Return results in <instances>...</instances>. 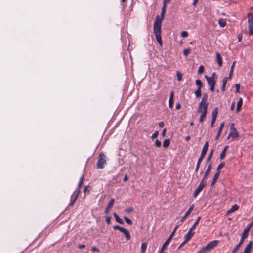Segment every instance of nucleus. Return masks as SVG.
<instances>
[{
  "instance_id": "nucleus-29",
  "label": "nucleus",
  "mask_w": 253,
  "mask_h": 253,
  "mask_svg": "<svg viewBox=\"0 0 253 253\" xmlns=\"http://www.w3.org/2000/svg\"><path fill=\"white\" fill-rule=\"evenodd\" d=\"M218 23L220 26L221 27H224L226 25V22L225 20L222 18L219 19Z\"/></svg>"
},
{
  "instance_id": "nucleus-14",
  "label": "nucleus",
  "mask_w": 253,
  "mask_h": 253,
  "mask_svg": "<svg viewBox=\"0 0 253 253\" xmlns=\"http://www.w3.org/2000/svg\"><path fill=\"white\" fill-rule=\"evenodd\" d=\"M208 107V103L203 102L201 101L200 102V103L199 104L197 112L200 113L201 111H203V110H205V108H206V111H207Z\"/></svg>"
},
{
  "instance_id": "nucleus-13",
  "label": "nucleus",
  "mask_w": 253,
  "mask_h": 253,
  "mask_svg": "<svg viewBox=\"0 0 253 253\" xmlns=\"http://www.w3.org/2000/svg\"><path fill=\"white\" fill-rule=\"evenodd\" d=\"M205 78L208 82V85L210 86V90L211 92H213L216 84L215 80L211 79V78H209V77L207 75L205 76Z\"/></svg>"
},
{
  "instance_id": "nucleus-26",
  "label": "nucleus",
  "mask_w": 253,
  "mask_h": 253,
  "mask_svg": "<svg viewBox=\"0 0 253 253\" xmlns=\"http://www.w3.org/2000/svg\"><path fill=\"white\" fill-rule=\"evenodd\" d=\"M113 216L114 217H115V219H116V221L121 224H124V221H123V220L119 218V216L117 215V214L116 213H113Z\"/></svg>"
},
{
  "instance_id": "nucleus-37",
  "label": "nucleus",
  "mask_w": 253,
  "mask_h": 253,
  "mask_svg": "<svg viewBox=\"0 0 253 253\" xmlns=\"http://www.w3.org/2000/svg\"><path fill=\"white\" fill-rule=\"evenodd\" d=\"M225 165V162H221L218 166L217 168V171L216 172H220V169H221L222 168L224 167Z\"/></svg>"
},
{
  "instance_id": "nucleus-34",
  "label": "nucleus",
  "mask_w": 253,
  "mask_h": 253,
  "mask_svg": "<svg viewBox=\"0 0 253 253\" xmlns=\"http://www.w3.org/2000/svg\"><path fill=\"white\" fill-rule=\"evenodd\" d=\"M170 144V140L169 139H165L163 141V146L164 148H167Z\"/></svg>"
},
{
  "instance_id": "nucleus-51",
  "label": "nucleus",
  "mask_w": 253,
  "mask_h": 253,
  "mask_svg": "<svg viewBox=\"0 0 253 253\" xmlns=\"http://www.w3.org/2000/svg\"><path fill=\"white\" fill-rule=\"evenodd\" d=\"M159 135V132L158 131H155L152 135L151 138L154 139L158 137Z\"/></svg>"
},
{
  "instance_id": "nucleus-40",
  "label": "nucleus",
  "mask_w": 253,
  "mask_h": 253,
  "mask_svg": "<svg viewBox=\"0 0 253 253\" xmlns=\"http://www.w3.org/2000/svg\"><path fill=\"white\" fill-rule=\"evenodd\" d=\"M124 219L125 222L128 225H131L132 224L131 220L127 218L126 216H124Z\"/></svg>"
},
{
  "instance_id": "nucleus-62",
  "label": "nucleus",
  "mask_w": 253,
  "mask_h": 253,
  "mask_svg": "<svg viewBox=\"0 0 253 253\" xmlns=\"http://www.w3.org/2000/svg\"><path fill=\"white\" fill-rule=\"evenodd\" d=\"M187 243V242H185L184 241L178 247V249H180L183 246H184V244H185Z\"/></svg>"
},
{
  "instance_id": "nucleus-28",
  "label": "nucleus",
  "mask_w": 253,
  "mask_h": 253,
  "mask_svg": "<svg viewBox=\"0 0 253 253\" xmlns=\"http://www.w3.org/2000/svg\"><path fill=\"white\" fill-rule=\"evenodd\" d=\"M218 108L217 107H215L212 112V118L216 119L217 114H218Z\"/></svg>"
},
{
  "instance_id": "nucleus-44",
  "label": "nucleus",
  "mask_w": 253,
  "mask_h": 253,
  "mask_svg": "<svg viewBox=\"0 0 253 253\" xmlns=\"http://www.w3.org/2000/svg\"><path fill=\"white\" fill-rule=\"evenodd\" d=\"M114 203V199H111L110 200V201H109V202L108 203L107 206L108 207V208H111L113 206Z\"/></svg>"
},
{
  "instance_id": "nucleus-39",
  "label": "nucleus",
  "mask_w": 253,
  "mask_h": 253,
  "mask_svg": "<svg viewBox=\"0 0 253 253\" xmlns=\"http://www.w3.org/2000/svg\"><path fill=\"white\" fill-rule=\"evenodd\" d=\"M190 51H191V49L189 48L184 49V50H183V55L185 56H187L190 53Z\"/></svg>"
},
{
  "instance_id": "nucleus-31",
  "label": "nucleus",
  "mask_w": 253,
  "mask_h": 253,
  "mask_svg": "<svg viewBox=\"0 0 253 253\" xmlns=\"http://www.w3.org/2000/svg\"><path fill=\"white\" fill-rule=\"evenodd\" d=\"M147 244L146 243L144 242L143 243L141 246V253H145L147 249Z\"/></svg>"
},
{
  "instance_id": "nucleus-2",
  "label": "nucleus",
  "mask_w": 253,
  "mask_h": 253,
  "mask_svg": "<svg viewBox=\"0 0 253 253\" xmlns=\"http://www.w3.org/2000/svg\"><path fill=\"white\" fill-rule=\"evenodd\" d=\"M249 232V228H246L244 229V232L242 234L241 238L240 239V241L238 243V244L235 246V247L234 248V249L232 251V253H236L239 250L240 247L243 244L244 241L245 239L248 237V234Z\"/></svg>"
},
{
  "instance_id": "nucleus-49",
  "label": "nucleus",
  "mask_w": 253,
  "mask_h": 253,
  "mask_svg": "<svg viewBox=\"0 0 253 253\" xmlns=\"http://www.w3.org/2000/svg\"><path fill=\"white\" fill-rule=\"evenodd\" d=\"M165 13H166L165 10H161V18H160V19H162V20H163V19H164Z\"/></svg>"
},
{
  "instance_id": "nucleus-19",
  "label": "nucleus",
  "mask_w": 253,
  "mask_h": 253,
  "mask_svg": "<svg viewBox=\"0 0 253 253\" xmlns=\"http://www.w3.org/2000/svg\"><path fill=\"white\" fill-rule=\"evenodd\" d=\"M173 97L174 92L172 91L170 93V97L169 100V106L170 108H172L173 106Z\"/></svg>"
},
{
  "instance_id": "nucleus-52",
  "label": "nucleus",
  "mask_w": 253,
  "mask_h": 253,
  "mask_svg": "<svg viewBox=\"0 0 253 253\" xmlns=\"http://www.w3.org/2000/svg\"><path fill=\"white\" fill-rule=\"evenodd\" d=\"M181 35L182 37L186 38L188 36V33L187 32L184 31L181 32Z\"/></svg>"
},
{
  "instance_id": "nucleus-23",
  "label": "nucleus",
  "mask_w": 253,
  "mask_h": 253,
  "mask_svg": "<svg viewBox=\"0 0 253 253\" xmlns=\"http://www.w3.org/2000/svg\"><path fill=\"white\" fill-rule=\"evenodd\" d=\"M201 114L200 118H199V122L202 123L204 121L205 118L206 117L207 111H206V108H205V110H203V111H201Z\"/></svg>"
},
{
  "instance_id": "nucleus-9",
  "label": "nucleus",
  "mask_w": 253,
  "mask_h": 253,
  "mask_svg": "<svg viewBox=\"0 0 253 253\" xmlns=\"http://www.w3.org/2000/svg\"><path fill=\"white\" fill-rule=\"evenodd\" d=\"M248 22L249 28V35L250 36L253 35V14L252 12L248 13Z\"/></svg>"
},
{
  "instance_id": "nucleus-18",
  "label": "nucleus",
  "mask_w": 253,
  "mask_h": 253,
  "mask_svg": "<svg viewBox=\"0 0 253 253\" xmlns=\"http://www.w3.org/2000/svg\"><path fill=\"white\" fill-rule=\"evenodd\" d=\"M216 61L219 65V67H221L222 66V58L221 56V54L219 52H216Z\"/></svg>"
},
{
  "instance_id": "nucleus-53",
  "label": "nucleus",
  "mask_w": 253,
  "mask_h": 253,
  "mask_svg": "<svg viewBox=\"0 0 253 253\" xmlns=\"http://www.w3.org/2000/svg\"><path fill=\"white\" fill-rule=\"evenodd\" d=\"M111 219V217L110 216L106 217L105 221H106V223H107V224H108V225L110 224Z\"/></svg>"
},
{
  "instance_id": "nucleus-1",
  "label": "nucleus",
  "mask_w": 253,
  "mask_h": 253,
  "mask_svg": "<svg viewBox=\"0 0 253 253\" xmlns=\"http://www.w3.org/2000/svg\"><path fill=\"white\" fill-rule=\"evenodd\" d=\"M218 243L219 241L217 240L212 241L208 243L206 246L203 247L196 253H206L207 252L209 251L216 247L218 245Z\"/></svg>"
},
{
  "instance_id": "nucleus-55",
  "label": "nucleus",
  "mask_w": 253,
  "mask_h": 253,
  "mask_svg": "<svg viewBox=\"0 0 253 253\" xmlns=\"http://www.w3.org/2000/svg\"><path fill=\"white\" fill-rule=\"evenodd\" d=\"M91 250L93 252H99L100 250L96 247H92L91 248Z\"/></svg>"
},
{
  "instance_id": "nucleus-42",
  "label": "nucleus",
  "mask_w": 253,
  "mask_h": 253,
  "mask_svg": "<svg viewBox=\"0 0 253 253\" xmlns=\"http://www.w3.org/2000/svg\"><path fill=\"white\" fill-rule=\"evenodd\" d=\"M204 71V67L203 65H200V67H199V69H198V73L199 74H201L202 73H203Z\"/></svg>"
},
{
  "instance_id": "nucleus-30",
  "label": "nucleus",
  "mask_w": 253,
  "mask_h": 253,
  "mask_svg": "<svg viewBox=\"0 0 253 253\" xmlns=\"http://www.w3.org/2000/svg\"><path fill=\"white\" fill-rule=\"evenodd\" d=\"M201 217L199 216L197 218V220H196V221L195 222L194 224L193 225V226L190 228L191 230H194L196 226L199 224V221H200L201 220Z\"/></svg>"
},
{
  "instance_id": "nucleus-32",
  "label": "nucleus",
  "mask_w": 253,
  "mask_h": 253,
  "mask_svg": "<svg viewBox=\"0 0 253 253\" xmlns=\"http://www.w3.org/2000/svg\"><path fill=\"white\" fill-rule=\"evenodd\" d=\"M227 78H223V84L221 87V90L224 92L225 90V87L227 82Z\"/></svg>"
},
{
  "instance_id": "nucleus-38",
  "label": "nucleus",
  "mask_w": 253,
  "mask_h": 253,
  "mask_svg": "<svg viewBox=\"0 0 253 253\" xmlns=\"http://www.w3.org/2000/svg\"><path fill=\"white\" fill-rule=\"evenodd\" d=\"M196 84L198 86V88H201L202 87V83L200 79H197L195 81Z\"/></svg>"
},
{
  "instance_id": "nucleus-3",
  "label": "nucleus",
  "mask_w": 253,
  "mask_h": 253,
  "mask_svg": "<svg viewBox=\"0 0 253 253\" xmlns=\"http://www.w3.org/2000/svg\"><path fill=\"white\" fill-rule=\"evenodd\" d=\"M208 146H209V143L208 142H206L205 143L204 146L203 148L202 152L201 153V155L198 160L196 169H195V172L198 171V170L199 169V167H200V164L207 152V151L208 149Z\"/></svg>"
},
{
  "instance_id": "nucleus-54",
  "label": "nucleus",
  "mask_w": 253,
  "mask_h": 253,
  "mask_svg": "<svg viewBox=\"0 0 253 253\" xmlns=\"http://www.w3.org/2000/svg\"><path fill=\"white\" fill-rule=\"evenodd\" d=\"M110 208H108V207L107 206L105 210V213L106 214H108L110 211Z\"/></svg>"
},
{
  "instance_id": "nucleus-57",
  "label": "nucleus",
  "mask_w": 253,
  "mask_h": 253,
  "mask_svg": "<svg viewBox=\"0 0 253 253\" xmlns=\"http://www.w3.org/2000/svg\"><path fill=\"white\" fill-rule=\"evenodd\" d=\"M164 122H160L159 123V126L161 128H162L164 127Z\"/></svg>"
},
{
  "instance_id": "nucleus-64",
  "label": "nucleus",
  "mask_w": 253,
  "mask_h": 253,
  "mask_svg": "<svg viewBox=\"0 0 253 253\" xmlns=\"http://www.w3.org/2000/svg\"><path fill=\"white\" fill-rule=\"evenodd\" d=\"M175 107H176V109H177V110L179 109L181 107L180 104L179 103H177Z\"/></svg>"
},
{
  "instance_id": "nucleus-50",
  "label": "nucleus",
  "mask_w": 253,
  "mask_h": 253,
  "mask_svg": "<svg viewBox=\"0 0 253 253\" xmlns=\"http://www.w3.org/2000/svg\"><path fill=\"white\" fill-rule=\"evenodd\" d=\"M155 145L157 147H159L161 145V142L158 139H156L155 142Z\"/></svg>"
},
{
  "instance_id": "nucleus-17",
  "label": "nucleus",
  "mask_w": 253,
  "mask_h": 253,
  "mask_svg": "<svg viewBox=\"0 0 253 253\" xmlns=\"http://www.w3.org/2000/svg\"><path fill=\"white\" fill-rule=\"evenodd\" d=\"M194 205H192L190 206L189 209L186 212L185 215L181 219V222H183L185 220V219L187 217V216L191 213V212H192V211L194 208Z\"/></svg>"
},
{
  "instance_id": "nucleus-8",
  "label": "nucleus",
  "mask_w": 253,
  "mask_h": 253,
  "mask_svg": "<svg viewBox=\"0 0 253 253\" xmlns=\"http://www.w3.org/2000/svg\"><path fill=\"white\" fill-rule=\"evenodd\" d=\"M113 228L114 230H118L121 232L123 233L124 234L126 241H128L131 239V235L129 233V231L126 229V228L121 227L117 225L113 226Z\"/></svg>"
},
{
  "instance_id": "nucleus-6",
  "label": "nucleus",
  "mask_w": 253,
  "mask_h": 253,
  "mask_svg": "<svg viewBox=\"0 0 253 253\" xmlns=\"http://www.w3.org/2000/svg\"><path fill=\"white\" fill-rule=\"evenodd\" d=\"M113 228L114 230H118L121 232L123 233L124 234L126 241H128L131 239V235L129 233V231L126 229V228L121 227L117 225L113 226Z\"/></svg>"
},
{
  "instance_id": "nucleus-7",
  "label": "nucleus",
  "mask_w": 253,
  "mask_h": 253,
  "mask_svg": "<svg viewBox=\"0 0 253 253\" xmlns=\"http://www.w3.org/2000/svg\"><path fill=\"white\" fill-rule=\"evenodd\" d=\"M113 228L114 230H118L121 232L123 233L124 234L126 241H128L131 239V235L129 233V231L126 229V228L121 227L117 225L113 226Z\"/></svg>"
},
{
  "instance_id": "nucleus-12",
  "label": "nucleus",
  "mask_w": 253,
  "mask_h": 253,
  "mask_svg": "<svg viewBox=\"0 0 253 253\" xmlns=\"http://www.w3.org/2000/svg\"><path fill=\"white\" fill-rule=\"evenodd\" d=\"M80 193V190L76 189L73 194L71 195V200L69 204V206H72L74 204L75 201L78 198V196Z\"/></svg>"
},
{
  "instance_id": "nucleus-47",
  "label": "nucleus",
  "mask_w": 253,
  "mask_h": 253,
  "mask_svg": "<svg viewBox=\"0 0 253 253\" xmlns=\"http://www.w3.org/2000/svg\"><path fill=\"white\" fill-rule=\"evenodd\" d=\"M235 86L236 87V93H239L240 92V84L238 83L235 84Z\"/></svg>"
},
{
  "instance_id": "nucleus-27",
  "label": "nucleus",
  "mask_w": 253,
  "mask_h": 253,
  "mask_svg": "<svg viewBox=\"0 0 253 253\" xmlns=\"http://www.w3.org/2000/svg\"><path fill=\"white\" fill-rule=\"evenodd\" d=\"M156 39L157 41L158 42L159 44L162 46V41L161 38V34H155Z\"/></svg>"
},
{
  "instance_id": "nucleus-45",
  "label": "nucleus",
  "mask_w": 253,
  "mask_h": 253,
  "mask_svg": "<svg viewBox=\"0 0 253 253\" xmlns=\"http://www.w3.org/2000/svg\"><path fill=\"white\" fill-rule=\"evenodd\" d=\"M91 189V187L89 185H87L84 187V192L85 194L86 192H89Z\"/></svg>"
},
{
  "instance_id": "nucleus-5",
  "label": "nucleus",
  "mask_w": 253,
  "mask_h": 253,
  "mask_svg": "<svg viewBox=\"0 0 253 253\" xmlns=\"http://www.w3.org/2000/svg\"><path fill=\"white\" fill-rule=\"evenodd\" d=\"M106 164V156L103 152L99 154L97 162V168L103 169Z\"/></svg>"
},
{
  "instance_id": "nucleus-21",
  "label": "nucleus",
  "mask_w": 253,
  "mask_h": 253,
  "mask_svg": "<svg viewBox=\"0 0 253 253\" xmlns=\"http://www.w3.org/2000/svg\"><path fill=\"white\" fill-rule=\"evenodd\" d=\"M239 208V206L237 204H234L232 207L227 211V214H229L230 213L234 212L236 211Z\"/></svg>"
},
{
  "instance_id": "nucleus-43",
  "label": "nucleus",
  "mask_w": 253,
  "mask_h": 253,
  "mask_svg": "<svg viewBox=\"0 0 253 253\" xmlns=\"http://www.w3.org/2000/svg\"><path fill=\"white\" fill-rule=\"evenodd\" d=\"M208 97V95L207 94V93H204L203 94L201 102H207Z\"/></svg>"
},
{
  "instance_id": "nucleus-46",
  "label": "nucleus",
  "mask_w": 253,
  "mask_h": 253,
  "mask_svg": "<svg viewBox=\"0 0 253 253\" xmlns=\"http://www.w3.org/2000/svg\"><path fill=\"white\" fill-rule=\"evenodd\" d=\"M170 241H169V240H167L165 242V243L163 244L162 247L161 248H162V250H165V248L167 247V246L169 245Z\"/></svg>"
},
{
  "instance_id": "nucleus-20",
  "label": "nucleus",
  "mask_w": 253,
  "mask_h": 253,
  "mask_svg": "<svg viewBox=\"0 0 253 253\" xmlns=\"http://www.w3.org/2000/svg\"><path fill=\"white\" fill-rule=\"evenodd\" d=\"M253 244V242L252 241H250L245 248L244 251L243 253H249L251 251Z\"/></svg>"
},
{
  "instance_id": "nucleus-22",
  "label": "nucleus",
  "mask_w": 253,
  "mask_h": 253,
  "mask_svg": "<svg viewBox=\"0 0 253 253\" xmlns=\"http://www.w3.org/2000/svg\"><path fill=\"white\" fill-rule=\"evenodd\" d=\"M220 172H216L214 176H213V178L212 179V181L211 183V186H213L214 185V184H215V183L216 182L217 180H218L219 177V175H220Z\"/></svg>"
},
{
  "instance_id": "nucleus-10",
  "label": "nucleus",
  "mask_w": 253,
  "mask_h": 253,
  "mask_svg": "<svg viewBox=\"0 0 253 253\" xmlns=\"http://www.w3.org/2000/svg\"><path fill=\"white\" fill-rule=\"evenodd\" d=\"M239 133L237 131L236 129L234 126V124H232L230 126V132L229 134L227 139H229L230 137H231L232 140L238 137Z\"/></svg>"
},
{
  "instance_id": "nucleus-15",
  "label": "nucleus",
  "mask_w": 253,
  "mask_h": 253,
  "mask_svg": "<svg viewBox=\"0 0 253 253\" xmlns=\"http://www.w3.org/2000/svg\"><path fill=\"white\" fill-rule=\"evenodd\" d=\"M192 231L193 230H192L190 229H189V230L188 232H187V233L185 235V236L184 237V241L185 242H187L194 236V232H192Z\"/></svg>"
},
{
  "instance_id": "nucleus-33",
  "label": "nucleus",
  "mask_w": 253,
  "mask_h": 253,
  "mask_svg": "<svg viewBox=\"0 0 253 253\" xmlns=\"http://www.w3.org/2000/svg\"><path fill=\"white\" fill-rule=\"evenodd\" d=\"M84 178V175H83L80 179V181L78 183V188H77V189L80 190L81 187H82L83 184Z\"/></svg>"
},
{
  "instance_id": "nucleus-24",
  "label": "nucleus",
  "mask_w": 253,
  "mask_h": 253,
  "mask_svg": "<svg viewBox=\"0 0 253 253\" xmlns=\"http://www.w3.org/2000/svg\"><path fill=\"white\" fill-rule=\"evenodd\" d=\"M243 104V99L240 98L237 104L236 111L239 112L241 109Z\"/></svg>"
},
{
  "instance_id": "nucleus-59",
  "label": "nucleus",
  "mask_w": 253,
  "mask_h": 253,
  "mask_svg": "<svg viewBox=\"0 0 253 253\" xmlns=\"http://www.w3.org/2000/svg\"><path fill=\"white\" fill-rule=\"evenodd\" d=\"M236 62L234 61L231 66L230 70H234Z\"/></svg>"
},
{
  "instance_id": "nucleus-60",
  "label": "nucleus",
  "mask_w": 253,
  "mask_h": 253,
  "mask_svg": "<svg viewBox=\"0 0 253 253\" xmlns=\"http://www.w3.org/2000/svg\"><path fill=\"white\" fill-rule=\"evenodd\" d=\"M215 75H216V73L215 72H214L212 74L211 77H209V78H211V79L215 80Z\"/></svg>"
},
{
  "instance_id": "nucleus-36",
  "label": "nucleus",
  "mask_w": 253,
  "mask_h": 253,
  "mask_svg": "<svg viewBox=\"0 0 253 253\" xmlns=\"http://www.w3.org/2000/svg\"><path fill=\"white\" fill-rule=\"evenodd\" d=\"M195 96L198 98L201 96V88H198L195 92Z\"/></svg>"
},
{
  "instance_id": "nucleus-63",
  "label": "nucleus",
  "mask_w": 253,
  "mask_h": 253,
  "mask_svg": "<svg viewBox=\"0 0 253 253\" xmlns=\"http://www.w3.org/2000/svg\"><path fill=\"white\" fill-rule=\"evenodd\" d=\"M166 133V129H164L162 132V136L163 137L165 136Z\"/></svg>"
},
{
  "instance_id": "nucleus-25",
  "label": "nucleus",
  "mask_w": 253,
  "mask_h": 253,
  "mask_svg": "<svg viewBox=\"0 0 253 253\" xmlns=\"http://www.w3.org/2000/svg\"><path fill=\"white\" fill-rule=\"evenodd\" d=\"M228 146H226L224 149L222 150V151L221 152L220 155V160H223L225 158V156H226V150L227 149H228Z\"/></svg>"
},
{
  "instance_id": "nucleus-48",
  "label": "nucleus",
  "mask_w": 253,
  "mask_h": 253,
  "mask_svg": "<svg viewBox=\"0 0 253 253\" xmlns=\"http://www.w3.org/2000/svg\"><path fill=\"white\" fill-rule=\"evenodd\" d=\"M134 208L133 207H129L125 210V212L127 213H130L133 211Z\"/></svg>"
},
{
  "instance_id": "nucleus-58",
  "label": "nucleus",
  "mask_w": 253,
  "mask_h": 253,
  "mask_svg": "<svg viewBox=\"0 0 253 253\" xmlns=\"http://www.w3.org/2000/svg\"><path fill=\"white\" fill-rule=\"evenodd\" d=\"M234 108H235V102H234L231 104V105L230 106L231 110H232V111L234 110Z\"/></svg>"
},
{
  "instance_id": "nucleus-16",
  "label": "nucleus",
  "mask_w": 253,
  "mask_h": 253,
  "mask_svg": "<svg viewBox=\"0 0 253 253\" xmlns=\"http://www.w3.org/2000/svg\"><path fill=\"white\" fill-rule=\"evenodd\" d=\"M212 168V163H210L208 166V167L207 168V169L206 170V171L205 172V174L204 175V177L203 178H202V180H204V181H205V180L208 177V176Z\"/></svg>"
},
{
  "instance_id": "nucleus-35",
  "label": "nucleus",
  "mask_w": 253,
  "mask_h": 253,
  "mask_svg": "<svg viewBox=\"0 0 253 253\" xmlns=\"http://www.w3.org/2000/svg\"><path fill=\"white\" fill-rule=\"evenodd\" d=\"M213 152H214V150L213 149H212V150H211V152H210V153L208 155V157L207 158V159H206V162L207 163L209 162V161L211 160V159L212 157Z\"/></svg>"
},
{
  "instance_id": "nucleus-56",
  "label": "nucleus",
  "mask_w": 253,
  "mask_h": 253,
  "mask_svg": "<svg viewBox=\"0 0 253 253\" xmlns=\"http://www.w3.org/2000/svg\"><path fill=\"white\" fill-rule=\"evenodd\" d=\"M215 121H216V119H211V127H213V126H214V124L215 122Z\"/></svg>"
},
{
  "instance_id": "nucleus-41",
  "label": "nucleus",
  "mask_w": 253,
  "mask_h": 253,
  "mask_svg": "<svg viewBox=\"0 0 253 253\" xmlns=\"http://www.w3.org/2000/svg\"><path fill=\"white\" fill-rule=\"evenodd\" d=\"M176 76L177 80L178 81H181L182 80V74L179 71H177Z\"/></svg>"
},
{
  "instance_id": "nucleus-11",
  "label": "nucleus",
  "mask_w": 253,
  "mask_h": 253,
  "mask_svg": "<svg viewBox=\"0 0 253 253\" xmlns=\"http://www.w3.org/2000/svg\"><path fill=\"white\" fill-rule=\"evenodd\" d=\"M206 185L207 182L206 181H204V180H201L200 183L199 184L198 187L196 189V190L193 193L194 197H196L202 190V189L206 186Z\"/></svg>"
},
{
  "instance_id": "nucleus-61",
  "label": "nucleus",
  "mask_w": 253,
  "mask_h": 253,
  "mask_svg": "<svg viewBox=\"0 0 253 253\" xmlns=\"http://www.w3.org/2000/svg\"><path fill=\"white\" fill-rule=\"evenodd\" d=\"M242 34H239L238 36V40L239 42H241L242 41Z\"/></svg>"
},
{
  "instance_id": "nucleus-4",
  "label": "nucleus",
  "mask_w": 253,
  "mask_h": 253,
  "mask_svg": "<svg viewBox=\"0 0 253 253\" xmlns=\"http://www.w3.org/2000/svg\"><path fill=\"white\" fill-rule=\"evenodd\" d=\"M162 19H160L159 15H157L156 20L154 24V33L155 34H161Z\"/></svg>"
}]
</instances>
